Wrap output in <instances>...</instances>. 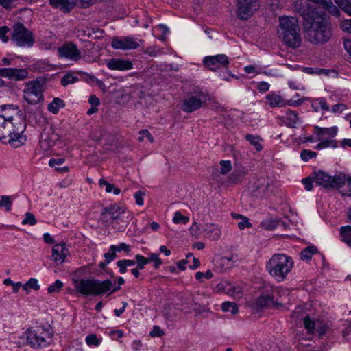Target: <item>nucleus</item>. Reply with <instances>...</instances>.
Returning <instances> with one entry per match:
<instances>
[{"label": "nucleus", "mask_w": 351, "mask_h": 351, "mask_svg": "<svg viewBox=\"0 0 351 351\" xmlns=\"http://www.w3.org/2000/svg\"><path fill=\"white\" fill-rule=\"evenodd\" d=\"M304 32L312 44L323 45L332 36V27L327 14L316 8H310L304 14Z\"/></svg>", "instance_id": "obj_1"}, {"label": "nucleus", "mask_w": 351, "mask_h": 351, "mask_svg": "<svg viewBox=\"0 0 351 351\" xmlns=\"http://www.w3.org/2000/svg\"><path fill=\"white\" fill-rule=\"evenodd\" d=\"M277 34L282 42L289 47L296 49L301 45L300 27L298 19L296 17L280 16L278 18Z\"/></svg>", "instance_id": "obj_2"}, {"label": "nucleus", "mask_w": 351, "mask_h": 351, "mask_svg": "<svg viewBox=\"0 0 351 351\" xmlns=\"http://www.w3.org/2000/svg\"><path fill=\"white\" fill-rule=\"evenodd\" d=\"M25 126L23 121H5L0 118V141L14 148L21 147L27 140L23 134Z\"/></svg>", "instance_id": "obj_3"}, {"label": "nucleus", "mask_w": 351, "mask_h": 351, "mask_svg": "<svg viewBox=\"0 0 351 351\" xmlns=\"http://www.w3.org/2000/svg\"><path fill=\"white\" fill-rule=\"evenodd\" d=\"M293 266L292 258L284 254H276L267 263L269 274L278 282L283 281Z\"/></svg>", "instance_id": "obj_4"}, {"label": "nucleus", "mask_w": 351, "mask_h": 351, "mask_svg": "<svg viewBox=\"0 0 351 351\" xmlns=\"http://www.w3.org/2000/svg\"><path fill=\"white\" fill-rule=\"evenodd\" d=\"M76 291L84 295H97L103 294L111 289L112 282L110 280L100 281L97 279L73 280Z\"/></svg>", "instance_id": "obj_5"}, {"label": "nucleus", "mask_w": 351, "mask_h": 351, "mask_svg": "<svg viewBox=\"0 0 351 351\" xmlns=\"http://www.w3.org/2000/svg\"><path fill=\"white\" fill-rule=\"evenodd\" d=\"M25 336L27 345L34 349H41L51 343L53 332L50 327L37 326L28 330Z\"/></svg>", "instance_id": "obj_6"}, {"label": "nucleus", "mask_w": 351, "mask_h": 351, "mask_svg": "<svg viewBox=\"0 0 351 351\" xmlns=\"http://www.w3.org/2000/svg\"><path fill=\"white\" fill-rule=\"evenodd\" d=\"M11 41L19 47H31L34 43V36L32 31L24 24L15 23L12 25Z\"/></svg>", "instance_id": "obj_7"}, {"label": "nucleus", "mask_w": 351, "mask_h": 351, "mask_svg": "<svg viewBox=\"0 0 351 351\" xmlns=\"http://www.w3.org/2000/svg\"><path fill=\"white\" fill-rule=\"evenodd\" d=\"M130 214L123 206L117 204H111L104 207L101 213V220L105 223H112L113 221L121 220L123 223H128L130 219Z\"/></svg>", "instance_id": "obj_8"}, {"label": "nucleus", "mask_w": 351, "mask_h": 351, "mask_svg": "<svg viewBox=\"0 0 351 351\" xmlns=\"http://www.w3.org/2000/svg\"><path fill=\"white\" fill-rule=\"evenodd\" d=\"M44 84L45 82L42 79L26 82L23 90L24 99L31 104H36L41 101L43 99Z\"/></svg>", "instance_id": "obj_9"}, {"label": "nucleus", "mask_w": 351, "mask_h": 351, "mask_svg": "<svg viewBox=\"0 0 351 351\" xmlns=\"http://www.w3.org/2000/svg\"><path fill=\"white\" fill-rule=\"evenodd\" d=\"M258 8V0H237V13L238 17L242 20H247Z\"/></svg>", "instance_id": "obj_10"}, {"label": "nucleus", "mask_w": 351, "mask_h": 351, "mask_svg": "<svg viewBox=\"0 0 351 351\" xmlns=\"http://www.w3.org/2000/svg\"><path fill=\"white\" fill-rule=\"evenodd\" d=\"M142 43V40L132 36L114 37L112 39L111 46L114 49L128 51L136 49Z\"/></svg>", "instance_id": "obj_11"}, {"label": "nucleus", "mask_w": 351, "mask_h": 351, "mask_svg": "<svg viewBox=\"0 0 351 351\" xmlns=\"http://www.w3.org/2000/svg\"><path fill=\"white\" fill-rule=\"evenodd\" d=\"M203 64L209 70L216 71L221 68H227L230 61L226 55L218 54L204 57Z\"/></svg>", "instance_id": "obj_12"}, {"label": "nucleus", "mask_w": 351, "mask_h": 351, "mask_svg": "<svg viewBox=\"0 0 351 351\" xmlns=\"http://www.w3.org/2000/svg\"><path fill=\"white\" fill-rule=\"evenodd\" d=\"M58 54L59 57L62 58H65L73 62H77L82 58V52L80 50L75 44L71 42L64 43L62 46L58 47Z\"/></svg>", "instance_id": "obj_13"}, {"label": "nucleus", "mask_w": 351, "mask_h": 351, "mask_svg": "<svg viewBox=\"0 0 351 351\" xmlns=\"http://www.w3.org/2000/svg\"><path fill=\"white\" fill-rule=\"evenodd\" d=\"M338 174L331 176L324 171H319L313 176V181L316 184L322 186L324 189H337Z\"/></svg>", "instance_id": "obj_14"}, {"label": "nucleus", "mask_w": 351, "mask_h": 351, "mask_svg": "<svg viewBox=\"0 0 351 351\" xmlns=\"http://www.w3.org/2000/svg\"><path fill=\"white\" fill-rule=\"evenodd\" d=\"M269 186L267 179L261 178L254 181L251 180L249 184V191L251 195L256 198L264 197Z\"/></svg>", "instance_id": "obj_15"}, {"label": "nucleus", "mask_w": 351, "mask_h": 351, "mask_svg": "<svg viewBox=\"0 0 351 351\" xmlns=\"http://www.w3.org/2000/svg\"><path fill=\"white\" fill-rule=\"evenodd\" d=\"M275 295L267 294L261 295L255 301V306L258 309L274 308L278 309L282 306V300H274Z\"/></svg>", "instance_id": "obj_16"}, {"label": "nucleus", "mask_w": 351, "mask_h": 351, "mask_svg": "<svg viewBox=\"0 0 351 351\" xmlns=\"http://www.w3.org/2000/svg\"><path fill=\"white\" fill-rule=\"evenodd\" d=\"M205 102L206 98L204 94L200 93L199 97L191 95L184 99L182 110L186 112H192L201 108Z\"/></svg>", "instance_id": "obj_17"}, {"label": "nucleus", "mask_w": 351, "mask_h": 351, "mask_svg": "<svg viewBox=\"0 0 351 351\" xmlns=\"http://www.w3.org/2000/svg\"><path fill=\"white\" fill-rule=\"evenodd\" d=\"M0 76L10 80L20 81L27 77L28 71L25 69L2 68L0 69Z\"/></svg>", "instance_id": "obj_18"}, {"label": "nucleus", "mask_w": 351, "mask_h": 351, "mask_svg": "<svg viewBox=\"0 0 351 351\" xmlns=\"http://www.w3.org/2000/svg\"><path fill=\"white\" fill-rule=\"evenodd\" d=\"M18 108L14 105L0 106V118L5 121H21L18 118Z\"/></svg>", "instance_id": "obj_19"}, {"label": "nucleus", "mask_w": 351, "mask_h": 351, "mask_svg": "<svg viewBox=\"0 0 351 351\" xmlns=\"http://www.w3.org/2000/svg\"><path fill=\"white\" fill-rule=\"evenodd\" d=\"M106 65L110 70H117L125 71L132 69L133 63L129 60L123 58H112L110 59Z\"/></svg>", "instance_id": "obj_20"}, {"label": "nucleus", "mask_w": 351, "mask_h": 351, "mask_svg": "<svg viewBox=\"0 0 351 351\" xmlns=\"http://www.w3.org/2000/svg\"><path fill=\"white\" fill-rule=\"evenodd\" d=\"M337 179L339 192L343 196H351V177L340 173Z\"/></svg>", "instance_id": "obj_21"}, {"label": "nucleus", "mask_w": 351, "mask_h": 351, "mask_svg": "<svg viewBox=\"0 0 351 351\" xmlns=\"http://www.w3.org/2000/svg\"><path fill=\"white\" fill-rule=\"evenodd\" d=\"M49 5L64 13H69L75 6V0H49Z\"/></svg>", "instance_id": "obj_22"}, {"label": "nucleus", "mask_w": 351, "mask_h": 351, "mask_svg": "<svg viewBox=\"0 0 351 351\" xmlns=\"http://www.w3.org/2000/svg\"><path fill=\"white\" fill-rule=\"evenodd\" d=\"M68 254L69 250L65 244H56L53 247L52 257L53 261L57 264L63 263Z\"/></svg>", "instance_id": "obj_23"}, {"label": "nucleus", "mask_w": 351, "mask_h": 351, "mask_svg": "<svg viewBox=\"0 0 351 351\" xmlns=\"http://www.w3.org/2000/svg\"><path fill=\"white\" fill-rule=\"evenodd\" d=\"M265 98L271 108L282 107L287 104L292 105L291 101L287 102L280 95L274 93L268 94Z\"/></svg>", "instance_id": "obj_24"}, {"label": "nucleus", "mask_w": 351, "mask_h": 351, "mask_svg": "<svg viewBox=\"0 0 351 351\" xmlns=\"http://www.w3.org/2000/svg\"><path fill=\"white\" fill-rule=\"evenodd\" d=\"M204 231L212 240H217L221 236V230L213 223H206L204 226Z\"/></svg>", "instance_id": "obj_25"}, {"label": "nucleus", "mask_w": 351, "mask_h": 351, "mask_svg": "<svg viewBox=\"0 0 351 351\" xmlns=\"http://www.w3.org/2000/svg\"><path fill=\"white\" fill-rule=\"evenodd\" d=\"M315 129L316 130V133L318 136V141H321L325 135L335 137L337 134V128L336 126L331 128H320L316 126Z\"/></svg>", "instance_id": "obj_26"}, {"label": "nucleus", "mask_w": 351, "mask_h": 351, "mask_svg": "<svg viewBox=\"0 0 351 351\" xmlns=\"http://www.w3.org/2000/svg\"><path fill=\"white\" fill-rule=\"evenodd\" d=\"M282 118L285 124L291 128H295V125L299 122L298 114L294 111L290 110L286 112Z\"/></svg>", "instance_id": "obj_27"}, {"label": "nucleus", "mask_w": 351, "mask_h": 351, "mask_svg": "<svg viewBox=\"0 0 351 351\" xmlns=\"http://www.w3.org/2000/svg\"><path fill=\"white\" fill-rule=\"evenodd\" d=\"M311 106L316 112L319 110L328 111L330 109L326 99L322 97L314 99L311 103Z\"/></svg>", "instance_id": "obj_28"}, {"label": "nucleus", "mask_w": 351, "mask_h": 351, "mask_svg": "<svg viewBox=\"0 0 351 351\" xmlns=\"http://www.w3.org/2000/svg\"><path fill=\"white\" fill-rule=\"evenodd\" d=\"M65 104L63 100L58 97L53 98V101L48 104V110L53 114H57L60 108H64Z\"/></svg>", "instance_id": "obj_29"}, {"label": "nucleus", "mask_w": 351, "mask_h": 351, "mask_svg": "<svg viewBox=\"0 0 351 351\" xmlns=\"http://www.w3.org/2000/svg\"><path fill=\"white\" fill-rule=\"evenodd\" d=\"M324 3H325L322 6L324 9L326 10L332 16L337 18L340 17L341 12L337 5H335L332 0H326Z\"/></svg>", "instance_id": "obj_30"}, {"label": "nucleus", "mask_w": 351, "mask_h": 351, "mask_svg": "<svg viewBox=\"0 0 351 351\" xmlns=\"http://www.w3.org/2000/svg\"><path fill=\"white\" fill-rule=\"evenodd\" d=\"M341 239L351 247V226H343L340 229Z\"/></svg>", "instance_id": "obj_31"}, {"label": "nucleus", "mask_w": 351, "mask_h": 351, "mask_svg": "<svg viewBox=\"0 0 351 351\" xmlns=\"http://www.w3.org/2000/svg\"><path fill=\"white\" fill-rule=\"evenodd\" d=\"M317 252V249L315 246H308L300 252V258L302 260L308 261Z\"/></svg>", "instance_id": "obj_32"}, {"label": "nucleus", "mask_w": 351, "mask_h": 351, "mask_svg": "<svg viewBox=\"0 0 351 351\" xmlns=\"http://www.w3.org/2000/svg\"><path fill=\"white\" fill-rule=\"evenodd\" d=\"M99 184L100 187H105V191L106 193H111L113 192L114 195H119L121 192L120 189L118 188L114 187V186L110 183H109L108 181L100 179L99 180Z\"/></svg>", "instance_id": "obj_33"}, {"label": "nucleus", "mask_w": 351, "mask_h": 351, "mask_svg": "<svg viewBox=\"0 0 351 351\" xmlns=\"http://www.w3.org/2000/svg\"><path fill=\"white\" fill-rule=\"evenodd\" d=\"M279 223V221L275 219L268 218L261 221V226L267 230H274Z\"/></svg>", "instance_id": "obj_34"}, {"label": "nucleus", "mask_w": 351, "mask_h": 351, "mask_svg": "<svg viewBox=\"0 0 351 351\" xmlns=\"http://www.w3.org/2000/svg\"><path fill=\"white\" fill-rule=\"evenodd\" d=\"M337 6L351 16V2L349 0H334Z\"/></svg>", "instance_id": "obj_35"}, {"label": "nucleus", "mask_w": 351, "mask_h": 351, "mask_svg": "<svg viewBox=\"0 0 351 351\" xmlns=\"http://www.w3.org/2000/svg\"><path fill=\"white\" fill-rule=\"evenodd\" d=\"M79 80L78 77L71 73H67L61 78L60 82L63 86L74 84Z\"/></svg>", "instance_id": "obj_36"}, {"label": "nucleus", "mask_w": 351, "mask_h": 351, "mask_svg": "<svg viewBox=\"0 0 351 351\" xmlns=\"http://www.w3.org/2000/svg\"><path fill=\"white\" fill-rule=\"evenodd\" d=\"M221 308L224 312H230L234 315L238 312V307L234 302H226L221 304Z\"/></svg>", "instance_id": "obj_37"}, {"label": "nucleus", "mask_w": 351, "mask_h": 351, "mask_svg": "<svg viewBox=\"0 0 351 351\" xmlns=\"http://www.w3.org/2000/svg\"><path fill=\"white\" fill-rule=\"evenodd\" d=\"M86 343L90 346H98L101 343V339L95 334H90L86 337Z\"/></svg>", "instance_id": "obj_38"}, {"label": "nucleus", "mask_w": 351, "mask_h": 351, "mask_svg": "<svg viewBox=\"0 0 351 351\" xmlns=\"http://www.w3.org/2000/svg\"><path fill=\"white\" fill-rule=\"evenodd\" d=\"M245 138L251 145H254L257 151H261L263 149L262 145L260 144L258 138L253 136L252 134H247Z\"/></svg>", "instance_id": "obj_39"}, {"label": "nucleus", "mask_w": 351, "mask_h": 351, "mask_svg": "<svg viewBox=\"0 0 351 351\" xmlns=\"http://www.w3.org/2000/svg\"><path fill=\"white\" fill-rule=\"evenodd\" d=\"M173 221L175 223L186 224L189 221V217L184 216L180 212H176L173 218Z\"/></svg>", "instance_id": "obj_40"}, {"label": "nucleus", "mask_w": 351, "mask_h": 351, "mask_svg": "<svg viewBox=\"0 0 351 351\" xmlns=\"http://www.w3.org/2000/svg\"><path fill=\"white\" fill-rule=\"evenodd\" d=\"M316 156L317 153L311 150L302 149L300 152V157L304 161H308L309 159L315 158Z\"/></svg>", "instance_id": "obj_41"}, {"label": "nucleus", "mask_w": 351, "mask_h": 351, "mask_svg": "<svg viewBox=\"0 0 351 351\" xmlns=\"http://www.w3.org/2000/svg\"><path fill=\"white\" fill-rule=\"evenodd\" d=\"M62 287L63 283L62 281L60 280H56L53 284L48 287L47 291L49 293H58L60 291Z\"/></svg>", "instance_id": "obj_42"}, {"label": "nucleus", "mask_w": 351, "mask_h": 351, "mask_svg": "<svg viewBox=\"0 0 351 351\" xmlns=\"http://www.w3.org/2000/svg\"><path fill=\"white\" fill-rule=\"evenodd\" d=\"M86 76V80L88 82H94L95 83L97 86L101 88V89H103L105 87V84L104 83L100 80H98L95 75H91V74H88V73H85Z\"/></svg>", "instance_id": "obj_43"}, {"label": "nucleus", "mask_w": 351, "mask_h": 351, "mask_svg": "<svg viewBox=\"0 0 351 351\" xmlns=\"http://www.w3.org/2000/svg\"><path fill=\"white\" fill-rule=\"evenodd\" d=\"M304 324L305 328L308 330L309 333H313L315 330V322L311 320L309 316H306L304 318Z\"/></svg>", "instance_id": "obj_44"}, {"label": "nucleus", "mask_w": 351, "mask_h": 351, "mask_svg": "<svg viewBox=\"0 0 351 351\" xmlns=\"http://www.w3.org/2000/svg\"><path fill=\"white\" fill-rule=\"evenodd\" d=\"M135 260L136 263L137 264V268L139 269H144L145 265L148 264L147 258L140 254L136 255Z\"/></svg>", "instance_id": "obj_45"}, {"label": "nucleus", "mask_w": 351, "mask_h": 351, "mask_svg": "<svg viewBox=\"0 0 351 351\" xmlns=\"http://www.w3.org/2000/svg\"><path fill=\"white\" fill-rule=\"evenodd\" d=\"M12 201L9 196L3 195L0 199V207H5L7 211L11 210Z\"/></svg>", "instance_id": "obj_46"}, {"label": "nucleus", "mask_w": 351, "mask_h": 351, "mask_svg": "<svg viewBox=\"0 0 351 351\" xmlns=\"http://www.w3.org/2000/svg\"><path fill=\"white\" fill-rule=\"evenodd\" d=\"M122 250L125 252H129L130 251V247L125 243H121L119 245H113L110 246V251H114L115 253L116 252H119Z\"/></svg>", "instance_id": "obj_47"}, {"label": "nucleus", "mask_w": 351, "mask_h": 351, "mask_svg": "<svg viewBox=\"0 0 351 351\" xmlns=\"http://www.w3.org/2000/svg\"><path fill=\"white\" fill-rule=\"evenodd\" d=\"M148 263L150 262L154 263V268L158 269V267L162 264V261L159 258L158 254H151L149 257L147 258Z\"/></svg>", "instance_id": "obj_48"}, {"label": "nucleus", "mask_w": 351, "mask_h": 351, "mask_svg": "<svg viewBox=\"0 0 351 351\" xmlns=\"http://www.w3.org/2000/svg\"><path fill=\"white\" fill-rule=\"evenodd\" d=\"M220 173L221 174H226L231 170V162L229 160H221L220 162Z\"/></svg>", "instance_id": "obj_49"}, {"label": "nucleus", "mask_w": 351, "mask_h": 351, "mask_svg": "<svg viewBox=\"0 0 351 351\" xmlns=\"http://www.w3.org/2000/svg\"><path fill=\"white\" fill-rule=\"evenodd\" d=\"M23 225L29 224L31 226L35 225L36 223V220L35 219L34 215L31 213H26L25 217L22 221Z\"/></svg>", "instance_id": "obj_50"}, {"label": "nucleus", "mask_w": 351, "mask_h": 351, "mask_svg": "<svg viewBox=\"0 0 351 351\" xmlns=\"http://www.w3.org/2000/svg\"><path fill=\"white\" fill-rule=\"evenodd\" d=\"M10 29L7 26H2L0 27V39L3 42L6 43L9 40V37L7 34L9 32Z\"/></svg>", "instance_id": "obj_51"}, {"label": "nucleus", "mask_w": 351, "mask_h": 351, "mask_svg": "<svg viewBox=\"0 0 351 351\" xmlns=\"http://www.w3.org/2000/svg\"><path fill=\"white\" fill-rule=\"evenodd\" d=\"M191 306H192V310L198 313L199 314L202 313H206V312H208V311H209L206 306L198 305L197 303L195 302L194 301H193Z\"/></svg>", "instance_id": "obj_52"}, {"label": "nucleus", "mask_w": 351, "mask_h": 351, "mask_svg": "<svg viewBox=\"0 0 351 351\" xmlns=\"http://www.w3.org/2000/svg\"><path fill=\"white\" fill-rule=\"evenodd\" d=\"M145 195V192L142 191H138L134 194V198L136 204L139 206H142L144 204V196Z\"/></svg>", "instance_id": "obj_53"}, {"label": "nucleus", "mask_w": 351, "mask_h": 351, "mask_svg": "<svg viewBox=\"0 0 351 351\" xmlns=\"http://www.w3.org/2000/svg\"><path fill=\"white\" fill-rule=\"evenodd\" d=\"M348 108L347 105L344 104H337L332 106L331 111L334 113L342 112Z\"/></svg>", "instance_id": "obj_54"}, {"label": "nucleus", "mask_w": 351, "mask_h": 351, "mask_svg": "<svg viewBox=\"0 0 351 351\" xmlns=\"http://www.w3.org/2000/svg\"><path fill=\"white\" fill-rule=\"evenodd\" d=\"M139 137L138 141H143L144 138L147 137L151 142H153V138L150 134V132L147 130H142L139 132Z\"/></svg>", "instance_id": "obj_55"}, {"label": "nucleus", "mask_w": 351, "mask_h": 351, "mask_svg": "<svg viewBox=\"0 0 351 351\" xmlns=\"http://www.w3.org/2000/svg\"><path fill=\"white\" fill-rule=\"evenodd\" d=\"M64 161L65 160L62 158H51L49 162V165L51 167H55L57 169V167L62 165L64 162Z\"/></svg>", "instance_id": "obj_56"}, {"label": "nucleus", "mask_w": 351, "mask_h": 351, "mask_svg": "<svg viewBox=\"0 0 351 351\" xmlns=\"http://www.w3.org/2000/svg\"><path fill=\"white\" fill-rule=\"evenodd\" d=\"M203 277L206 279H210L213 277V273L210 270H207L206 272L199 271L195 274V278L197 280H201Z\"/></svg>", "instance_id": "obj_57"}, {"label": "nucleus", "mask_w": 351, "mask_h": 351, "mask_svg": "<svg viewBox=\"0 0 351 351\" xmlns=\"http://www.w3.org/2000/svg\"><path fill=\"white\" fill-rule=\"evenodd\" d=\"M164 335V331L158 326H154L152 330L149 332L151 337H161Z\"/></svg>", "instance_id": "obj_58"}, {"label": "nucleus", "mask_w": 351, "mask_h": 351, "mask_svg": "<svg viewBox=\"0 0 351 351\" xmlns=\"http://www.w3.org/2000/svg\"><path fill=\"white\" fill-rule=\"evenodd\" d=\"M276 293L278 297L282 298V296L288 295L290 293L289 290L282 287H277L274 290V294Z\"/></svg>", "instance_id": "obj_59"}, {"label": "nucleus", "mask_w": 351, "mask_h": 351, "mask_svg": "<svg viewBox=\"0 0 351 351\" xmlns=\"http://www.w3.org/2000/svg\"><path fill=\"white\" fill-rule=\"evenodd\" d=\"M313 182H314L313 177V178H303L302 180V184L304 185L305 189L307 191H311L313 189Z\"/></svg>", "instance_id": "obj_60"}, {"label": "nucleus", "mask_w": 351, "mask_h": 351, "mask_svg": "<svg viewBox=\"0 0 351 351\" xmlns=\"http://www.w3.org/2000/svg\"><path fill=\"white\" fill-rule=\"evenodd\" d=\"M27 285H29V288L34 289V290H38L40 289V285L38 284V281L36 278H30L27 282Z\"/></svg>", "instance_id": "obj_61"}, {"label": "nucleus", "mask_w": 351, "mask_h": 351, "mask_svg": "<svg viewBox=\"0 0 351 351\" xmlns=\"http://www.w3.org/2000/svg\"><path fill=\"white\" fill-rule=\"evenodd\" d=\"M242 221L238 223V227L243 230L245 228H250L252 227V224L249 222V219L246 217H242Z\"/></svg>", "instance_id": "obj_62"}, {"label": "nucleus", "mask_w": 351, "mask_h": 351, "mask_svg": "<svg viewBox=\"0 0 351 351\" xmlns=\"http://www.w3.org/2000/svg\"><path fill=\"white\" fill-rule=\"evenodd\" d=\"M270 85L266 82H260L257 86V88L261 93H265L269 90Z\"/></svg>", "instance_id": "obj_63"}, {"label": "nucleus", "mask_w": 351, "mask_h": 351, "mask_svg": "<svg viewBox=\"0 0 351 351\" xmlns=\"http://www.w3.org/2000/svg\"><path fill=\"white\" fill-rule=\"evenodd\" d=\"M341 28L343 31L351 34V19L342 22L341 24Z\"/></svg>", "instance_id": "obj_64"}]
</instances>
